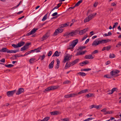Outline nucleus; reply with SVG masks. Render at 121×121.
<instances>
[{
	"instance_id": "nucleus-1",
	"label": "nucleus",
	"mask_w": 121,
	"mask_h": 121,
	"mask_svg": "<svg viewBox=\"0 0 121 121\" xmlns=\"http://www.w3.org/2000/svg\"><path fill=\"white\" fill-rule=\"evenodd\" d=\"M109 39H103L100 40H96L94 41L92 45H97L100 44H103L106 43L109 41Z\"/></svg>"
},
{
	"instance_id": "nucleus-2",
	"label": "nucleus",
	"mask_w": 121,
	"mask_h": 121,
	"mask_svg": "<svg viewBox=\"0 0 121 121\" xmlns=\"http://www.w3.org/2000/svg\"><path fill=\"white\" fill-rule=\"evenodd\" d=\"M59 86H54L48 87L43 92L46 93V91H48L50 90H54L59 88Z\"/></svg>"
},
{
	"instance_id": "nucleus-3",
	"label": "nucleus",
	"mask_w": 121,
	"mask_h": 121,
	"mask_svg": "<svg viewBox=\"0 0 121 121\" xmlns=\"http://www.w3.org/2000/svg\"><path fill=\"white\" fill-rule=\"evenodd\" d=\"M22 46H12L14 48H17V49L14 50H9V51H8V53H15L17 52H19V50L18 48L19 47H20Z\"/></svg>"
},
{
	"instance_id": "nucleus-4",
	"label": "nucleus",
	"mask_w": 121,
	"mask_h": 121,
	"mask_svg": "<svg viewBox=\"0 0 121 121\" xmlns=\"http://www.w3.org/2000/svg\"><path fill=\"white\" fill-rule=\"evenodd\" d=\"M16 91V90H14L13 91H8L7 92L6 95L9 97L13 96L15 93Z\"/></svg>"
},
{
	"instance_id": "nucleus-5",
	"label": "nucleus",
	"mask_w": 121,
	"mask_h": 121,
	"mask_svg": "<svg viewBox=\"0 0 121 121\" xmlns=\"http://www.w3.org/2000/svg\"><path fill=\"white\" fill-rule=\"evenodd\" d=\"M63 31V30L61 29L60 28L56 29L55 32H54L53 35L54 36H56L58 35L59 33H62Z\"/></svg>"
},
{
	"instance_id": "nucleus-6",
	"label": "nucleus",
	"mask_w": 121,
	"mask_h": 121,
	"mask_svg": "<svg viewBox=\"0 0 121 121\" xmlns=\"http://www.w3.org/2000/svg\"><path fill=\"white\" fill-rule=\"evenodd\" d=\"M71 56L69 54H67L65 56L63 62L65 63L66 61H68L71 59Z\"/></svg>"
},
{
	"instance_id": "nucleus-7",
	"label": "nucleus",
	"mask_w": 121,
	"mask_h": 121,
	"mask_svg": "<svg viewBox=\"0 0 121 121\" xmlns=\"http://www.w3.org/2000/svg\"><path fill=\"white\" fill-rule=\"evenodd\" d=\"M50 35V33L49 32H47L46 34L43 35L41 38V40L43 41L48 38Z\"/></svg>"
},
{
	"instance_id": "nucleus-8",
	"label": "nucleus",
	"mask_w": 121,
	"mask_h": 121,
	"mask_svg": "<svg viewBox=\"0 0 121 121\" xmlns=\"http://www.w3.org/2000/svg\"><path fill=\"white\" fill-rule=\"evenodd\" d=\"M120 71L118 70H116L115 71L113 70L110 73V74L112 76L117 74L120 72Z\"/></svg>"
},
{
	"instance_id": "nucleus-9",
	"label": "nucleus",
	"mask_w": 121,
	"mask_h": 121,
	"mask_svg": "<svg viewBox=\"0 0 121 121\" xmlns=\"http://www.w3.org/2000/svg\"><path fill=\"white\" fill-rule=\"evenodd\" d=\"M24 89L22 88H19L17 92L16 93L17 95H19L23 92L24 91Z\"/></svg>"
},
{
	"instance_id": "nucleus-10",
	"label": "nucleus",
	"mask_w": 121,
	"mask_h": 121,
	"mask_svg": "<svg viewBox=\"0 0 121 121\" xmlns=\"http://www.w3.org/2000/svg\"><path fill=\"white\" fill-rule=\"evenodd\" d=\"M72 62L69 63V64H68V62H67L65 66V69H66L67 68H69L71 66H73L74 65H73Z\"/></svg>"
},
{
	"instance_id": "nucleus-11",
	"label": "nucleus",
	"mask_w": 121,
	"mask_h": 121,
	"mask_svg": "<svg viewBox=\"0 0 121 121\" xmlns=\"http://www.w3.org/2000/svg\"><path fill=\"white\" fill-rule=\"evenodd\" d=\"M89 28H85L83 30L80 31L79 33V34L80 35H82L85 33L87 30Z\"/></svg>"
},
{
	"instance_id": "nucleus-12",
	"label": "nucleus",
	"mask_w": 121,
	"mask_h": 121,
	"mask_svg": "<svg viewBox=\"0 0 121 121\" xmlns=\"http://www.w3.org/2000/svg\"><path fill=\"white\" fill-rule=\"evenodd\" d=\"M94 58L91 55H86L84 57V58L87 59H92Z\"/></svg>"
},
{
	"instance_id": "nucleus-13",
	"label": "nucleus",
	"mask_w": 121,
	"mask_h": 121,
	"mask_svg": "<svg viewBox=\"0 0 121 121\" xmlns=\"http://www.w3.org/2000/svg\"><path fill=\"white\" fill-rule=\"evenodd\" d=\"M78 42V39H76L73 41L71 42V44L69 45H76Z\"/></svg>"
},
{
	"instance_id": "nucleus-14",
	"label": "nucleus",
	"mask_w": 121,
	"mask_h": 121,
	"mask_svg": "<svg viewBox=\"0 0 121 121\" xmlns=\"http://www.w3.org/2000/svg\"><path fill=\"white\" fill-rule=\"evenodd\" d=\"M88 92V90L87 89H86L81 90L78 92V94H81L83 93H86V92Z\"/></svg>"
},
{
	"instance_id": "nucleus-15",
	"label": "nucleus",
	"mask_w": 121,
	"mask_h": 121,
	"mask_svg": "<svg viewBox=\"0 0 121 121\" xmlns=\"http://www.w3.org/2000/svg\"><path fill=\"white\" fill-rule=\"evenodd\" d=\"M78 33V31L77 30H75L69 33V35L71 36H73L76 35Z\"/></svg>"
},
{
	"instance_id": "nucleus-16",
	"label": "nucleus",
	"mask_w": 121,
	"mask_h": 121,
	"mask_svg": "<svg viewBox=\"0 0 121 121\" xmlns=\"http://www.w3.org/2000/svg\"><path fill=\"white\" fill-rule=\"evenodd\" d=\"M86 74L82 72H79L77 73L76 74L77 75H79L82 77L85 76L86 75Z\"/></svg>"
},
{
	"instance_id": "nucleus-17",
	"label": "nucleus",
	"mask_w": 121,
	"mask_h": 121,
	"mask_svg": "<svg viewBox=\"0 0 121 121\" xmlns=\"http://www.w3.org/2000/svg\"><path fill=\"white\" fill-rule=\"evenodd\" d=\"M96 13H94L91 14L89 15L88 17L90 20L94 18L95 16L96 15Z\"/></svg>"
},
{
	"instance_id": "nucleus-18",
	"label": "nucleus",
	"mask_w": 121,
	"mask_h": 121,
	"mask_svg": "<svg viewBox=\"0 0 121 121\" xmlns=\"http://www.w3.org/2000/svg\"><path fill=\"white\" fill-rule=\"evenodd\" d=\"M9 50L7 48H3L1 49H0V52H7L8 53V51H9Z\"/></svg>"
},
{
	"instance_id": "nucleus-19",
	"label": "nucleus",
	"mask_w": 121,
	"mask_h": 121,
	"mask_svg": "<svg viewBox=\"0 0 121 121\" xmlns=\"http://www.w3.org/2000/svg\"><path fill=\"white\" fill-rule=\"evenodd\" d=\"M89 63L88 61L86 60L84 61L80 64V65L81 66H83L84 65H86L87 64H88Z\"/></svg>"
},
{
	"instance_id": "nucleus-20",
	"label": "nucleus",
	"mask_w": 121,
	"mask_h": 121,
	"mask_svg": "<svg viewBox=\"0 0 121 121\" xmlns=\"http://www.w3.org/2000/svg\"><path fill=\"white\" fill-rule=\"evenodd\" d=\"M54 62V60H53L49 64L48 66L49 69H51L53 68Z\"/></svg>"
},
{
	"instance_id": "nucleus-21",
	"label": "nucleus",
	"mask_w": 121,
	"mask_h": 121,
	"mask_svg": "<svg viewBox=\"0 0 121 121\" xmlns=\"http://www.w3.org/2000/svg\"><path fill=\"white\" fill-rule=\"evenodd\" d=\"M25 43V42H24L21 41L17 45H15L14 44H11V45H23Z\"/></svg>"
},
{
	"instance_id": "nucleus-22",
	"label": "nucleus",
	"mask_w": 121,
	"mask_h": 121,
	"mask_svg": "<svg viewBox=\"0 0 121 121\" xmlns=\"http://www.w3.org/2000/svg\"><path fill=\"white\" fill-rule=\"evenodd\" d=\"M42 49L41 47H39L35 49L34 50H33V52H34L35 51H36V52H40V50Z\"/></svg>"
},
{
	"instance_id": "nucleus-23",
	"label": "nucleus",
	"mask_w": 121,
	"mask_h": 121,
	"mask_svg": "<svg viewBox=\"0 0 121 121\" xmlns=\"http://www.w3.org/2000/svg\"><path fill=\"white\" fill-rule=\"evenodd\" d=\"M24 46L23 47L21 48L20 51H24V50L28 49V48L27 46Z\"/></svg>"
},
{
	"instance_id": "nucleus-24",
	"label": "nucleus",
	"mask_w": 121,
	"mask_h": 121,
	"mask_svg": "<svg viewBox=\"0 0 121 121\" xmlns=\"http://www.w3.org/2000/svg\"><path fill=\"white\" fill-rule=\"evenodd\" d=\"M60 53V52L58 53V52L57 51H56L54 53V54L52 56V57L55 56H60L59 53Z\"/></svg>"
},
{
	"instance_id": "nucleus-25",
	"label": "nucleus",
	"mask_w": 121,
	"mask_h": 121,
	"mask_svg": "<svg viewBox=\"0 0 121 121\" xmlns=\"http://www.w3.org/2000/svg\"><path fill=\"white\" fill-rule=\"evenodd\" d=\"M69 24V23H65L64 24H61L60 25V27L61 28H63L65 27H67L68 26Z\"/></svg>"
},
{
	"instance_id": "nucleus-26",
	"label": "nucleus",
	"mask_w": 121,
	"mask_h": 121,
	"mask_svg": "<svg viewBox=\"0 0 121 121\" xmlns=\"http://www.w3.org/2000/svg\"><path fill=\"white\" fill-rule=\"evenodd\" d=\"M59 113L58 111H55L50 112V114L52 115H57Z\"/></svg>"
},
{
	"instance_id": "nucleus-27",
	"label": "nucleus",
	"mask_w": 121,
	"mask_h": 121,
	"mask_svg": "<svg viewBox=\"0 0 121 121\" xmlns=\"http://www.w3.org/2000/svg\"><path fill=\"white\" fill-rule=\"evenodd\" d=\"M86 97L87 98H89L92 97H94V94L93 93H89L87 95H86Z\"/></svg>"
},
{
	"instance_id": "nucleus-28",
	"label": "nucleus",
	"mask_w": 121,
	"mask_h": 121,
	"mask_svg": "<svg viewBox=\"0 0 121 121\" xmlns=\"http://www.w3.org/2000/svg\"><path fill=\"white\" fill-rule=\"evenodd\" d=\"M35 58H33L30 59L29 61V62L30 64H33L34 62V61L35 60Z\"/></svg>"
},
{
	"instance_id": "nucleus-29",
	"label": "nucleus",
	"mask_w": 121,
	"mask_h": 121,
	"mask_svg": "<svg viewBox=\"0 0 121 121\" xmlns=\"http://www.w3.org/2000/svg\"><path fill=\"white\" fill-rule=\"evenodd\" d=\"M111 47H104L102 49V51H104L105 50H107V51L109 50L110 49Z\"/></svg>"
},
{
	"instance_id": "nucleus-30",
	"label": "nucleus",
	"mask_w": 121,
	"mask_h": 121,
	"mask_svg": "<svg viewBox=\"0 0 121 121\" xmlns=\"http://www.w3.org/2000/svg\"><path fill=\"white\" fill-rule=\"evenodd\" d=\"M32 52H33V50H32L27 52L23 55V56H25L30 53H31Z\"/></svg>"
},
{
	"instance_id": "nucleus-31",
	"label": "nucleus",
	"mask_w": 121,
	"mask_h": 121,
	"mask_svg": "<svg viewBox=\"0 0 121 121\" xmlns=\"http://www.w3.org/2000/svg\"><path fill=\"white\" fill-rule=\"evenodd\" d=\"M70 97H74L78 95V93H72L69 94Z\"/></svg>"
},
{
	"instance_id": "nucleus-32",
	"label": "nucleus",
	"mask_w": 121,
	"mask_h": 121,
	"mask_svg": "<svg viewBox=\"0 0 121 121\" xmlns=\"http://www.w3.org/2000/svg\"><path fill=\"white\" fill-rule=\"evenodd\" d=\"M91 70V69L90 68L85 69H81V71H89Z\"/></svg>"
},
{
	"instance_id": "nucleus-33",
	"label": "nucleus",
	"mask_w": 121,
	"mask_h": 121,
	"mask_svg": "<svg viewBox=\"0 0 121 121\" xmlns=\"http://www.w3.org/2000/svg\"><path fill=\"white\" fill-rule=\"evenodd\" d=\"M79 60V59H77L72 61L73 65H74L75 64L77 63L78 62Z\"/></svg>"
},
{
	"instance_id": "nucleus-34",
	"label": "nucleus",
	"mask_w": 121,
	"mask_h": 121,
	"mask_svg": "<svg viewBox=\"0 0 121 121\" xmlns=\"http://www.w3.org/2000/svg\"><path fill=\"white\" fill-rule=\"evenodd\" d=\"M38 30L37 29L35 28H33L30 32L32 34H34L36 31Z\"/></svg>"
},
{
	"instance_id": "nucleus-35",
	"label": "nucleus",
	"mask_w": 121,
	"mask_h": 121,
	"mask_svg": "<svg viewBox=\"0 0 121 121\" xmlns=\"http://www.w3.org/2000/svg\"><path fill=\"white\" fill-rule=\"evenodd\" d=\"M4 65L6 67L8 68H11L12 67H13V65L11 64H5Z\"/></svg>"
},
{
	"instance_id": "nucleus-36",
	"label": "nucleus",
	"mask_w": 121,
	"mask_h": 121,
	"mask_svg": "<svg viewBox=\"0 0 121 121\" xmlns=\"http://www.w3.org/2000/svg\"><path fill=\"white\" fill-rule=\"evenodd\" d=\"M86 47V46H83L82 47H79L77 49L78 51H79L80 50H82L85 48Z\"/></svg>"
},
{
	"instance_id": "nucleus-37",
	"label": "nucleus",
	"mask_w": 121,
	"mask_h": 121,
	"mask_svg": "<svg viewBox=\"0 0 121 121\" xmlns=\"http://www.w3.org/2000/svg\"><path fill=\"white\" fill-rule=\"evenodd\" d=\"M50 117H47L44 118L43 119L40 120V121H48Z\"/></svg>"
},
{
	"instance_id": "nucleus-38",
	"label": "nucleus",
	"mask_w": 121,
	"mask_h": 121,
	"mask_svg": "<svg viewBox=\"0 0 121 121\" xmlns=\"http://www.w3.org/2000/svg\"><path fill=\"white\" fill-rule=\"evenodd\" d=\"M82 2V0H80L78 1L77 3L75 4V6H78L79 5L80 3Z\"/></svg>"
},
{
	"instance_id": "nucleus-39",
	"label": "nucleus",
	"mask_w": 121,
	"mask_h": 121,
	"mask_svg": "<svg viewBox=\"0 0 121 121\" xmlns=\"http://www.w3.org/2000/svg\"><path fill=\"white\" fill-rule=\"evenodd\" d=\"M45 56L44 55H43L42 56H39V60L40 59V60H43L45 58Z\"/></svg>"
},
{
	"instance_id": "nucleus-40",
	"label": "nucleus",
	"mask_w": 121,
	"mask_h": 121,
	"mask_svg": "<svg viewBox=\"0 0 121 121\" xmlns=\"http://www.w3.org/2000/svg\"><path fill=\"white\" fill-rule=\"evenodd\" d=\"M115 57V55L113 54H110L109 55V58H114Z\"/></svg>"
},
{
	"instance_id": "nucleus-41",
	"label": "nucleus",
	"mask_w": 121,
	"mask_h": 121,
	"mask_svg": "<svg viewBox=\"0 0 121 121\" xmlns=\"http://www.w3.org/2000/svg\"><path fill=\"white\" fill-rule=\"evenodd\" d=\"M47 16L48 15L47 14H46L43 17V19H42V21H44L46 20L47 18Z\"/></svg>"
},
{
	"instance_id": "nucleus-42",
	"label": "nucleus",
	"mask_w": 121,
	"mask_h": 121,
	"mask_svg": "<svg viewBox=\"0 0 121 121\" xmlns=\"http://www.w3.org/2000/svg\"><path fill=\"white\" fill-rule=\"evenodd\" d=\"M99 53V51L97 50H95L92 52L91 54L93 55L96 53Z\"/></svg>"
},
{
	"instance_id": "nucleus-43",
	"label": "nucleus",
	"mask_w": 121,
	"mask_h": 121,
	"mask_svg": "<svg viewBox=\"0 0 121 121\" xmlns=\"http://www.w3.org/2000/svg\"><path fill=\"white\" fill-rule=\"evenodd\" d=\"M90 20L88 17H86L84 20V22H89Z\"/></svg>"
},
{
	"instance_id": "nucleus-44",
	"label": "nucleus",
	"mask_w": 121,
	"mask_h": 121,
	"mask_svg": "<svg viewBox=\"0 0 121 121\" xmlns=\"http://www.w3.org/2000/svg\"><path fill=\"white\" fill-rule=\"evenodd\" d=\"M116 90H117V89L116 88H113L112 90H111V93H113L115 91H117Z\"/></svg>"
},
{
	"instance_id": "nucleus-45",
	"label": "nucleus",
	"mask_w": 121,
	"mask_h": 121,
	"mask_svg": "<svg viewBox=\"0 0 121 121\" xmlns=\"http://www.w3.org/2000/svg\"><path fill=\"white\" fill-rule=\"evenodd\" d=\"M10 59L11 60H15L17 58L16 57L15 55H14L12 57H10Z\"/></svg>"
},
{
	"instance_id": "nucleus-46",
	"label": "nucleus",
	"mask_w": 121,
	"mask_h": 121,
	"mask_svg": "<svg viewBox=\"0 0 121 121\" xmlns=\"http://www.w3.org/2000/svg\"><path fill=\"white\" fill-rule=\"evenodd\" d=\"M75 46H69V47H68L67 48V49H73L74 47Z\"/></svg>"
},
{
	"instance_id": "nucleus-47",
	"label": "nucleus",
	"mask_w": 121,
	"mask_h": 121,
	"mask_svg": "<svg viewBox=\"0 0 121 121\" xmlns=\"http://www.w3.org/2000/svg\"><path fill=\"white\" fill-rule=\"evenodd\" d=\"M61 120V121H69V119L68 118L62 119Z\"/></svg>"
},
{
	"instance_id": "nucleus-48",
	"label": "nucleus",
	"mask_w": 121,
	"mask_h": 121,
	"mask_svg": "<svg viewBox=\"0 0 121 121\" xmlns=\"http://www.w3.org/2000/svg\"><path fill=\"white\" fill-rule=\"evenodd\" d=\"M70 82V81L67 80L64 82L63 83V84H68Z\"/></svg>"
},
{
	"instance_id": "nucleus-49",
	"label": "nucleus",
	"mask_w": 121,
	"mask_h": 121,
	"mask_svg": "<svg viewBox=\"0 0 121 121\" xmlns=\"http://www.w3.org/2000/svg\"><path fill=\"white\" fill-rule=\"evenodd\" d=\"M87 51L86 50H85L83 51L80 52V54L81 55H83Z\"/></svg>"
},
{
	"instance_id": "nucleus-50",
	"label": "nucleus",
	"mask_w": 121,
	"mask_h": 121,
	"mask_svg": "<svg viewBox=\"0 0 121 121\" xmlns=\"http://www.w3.org/2000/svg\"><path fill=\"white\" fill-rule=\"evenodd\" d=\"M69 36H70L69 34V33H66L64 35V36H66L67 37H69Z\"/></svg>"
},
{
	"instance_id": "nucleus-51",
	"label": "nucleus",
	"mask_w": 121,
	"mask_h": 121,
	"mask_svg": "<svg viewBox=\"0 0 121 121\" xmlns=\"http://www.w3.org/2000/svg\"><path fill=\"white\" fill-rule=\"evenodd\" d=\"M52 53V51H50L48 53V56H50Z\"/></svg>"
},
{
	"instance_id": "nucleus-52",
	"label": "nucleus",
	"mask_w": 121,
	"mask_h": 121,
	"mask_svg": "<svg viewBox=\"0 0 121 121\" xmlns=\"http://www.w3.org/2000/svg\"><path fill=\"white\" fill-rule=\"evenodd\" d=\"M93 119V118H91V117L89 118H88L87 119L85 120H84L85 121H89L90 120H92Z\"/></svg>"
},
{
	"instance_id": "nucleus-53",
	"label": "nucleus",
	"mask_w": 121,
	"mask_h": 121,
	"mask_svg": "<svg viewBox=\"0 0 121 121\" xmlns=\"http://www.w3.org/2000/svg\"><path fill=\"white\" fill-rule=\"evenodd\" d=\"M104 78H111L108 75H106L104 76Z\"/></svg>"
},
{
	"instance_id": "nucleus-54",
	"label": "nucleus",
	"mask_w": 121,
	"mask_h": 121,
	"mask_svg": "<svg viewBox=\"0 0 121 121\" xmlns=\"http://www.w3.org/2000/svg\"><path fill=\"white\" fill-rule=\"evenodd\" d=\"M60 67V64H56V66L55 67V69H58Z\"/></svg>"
},
{
	"instance_id": "nucleus-55",
	"label": "nucleus",
	"mask_w": 121,
	"mask_h": 121,
	"mask_svg": "<svg viewBox=\"0 0 121 121\" xmlns=\"http://www.w3.org/2000/svg\"><path fill=\"white\" fill-rule=\"evenodd\" d=\"M5 61V59L4 58H3L0 60V62L3 63H4Z\"/></svg>"
},
{
	"instance_id": "nucleus-56",
	"label": "nucleus",
	"mask_w": 121,
	"mask_h": 121,
	"mask_svg": "<svg viewBox=\"0 0 121 121\" xmlns=\"http://www.w3.org/2000/svg\"><path fill=\"white\" fill-rule=\"evenodd\" d=\"M31 45V43L30 42H28L26 43L25 45Z\"/></svg>"
},
{
	"instance_id": "nucleus-57",
	"label": "nucleus",
	"mask_w": 121,
	"mask_h": 121,
	"mask_svg": "<svg viewBox=\"0 0 121 121\" xmlns=\"http://www.w3.org/2000/svg\"><path fill=\"white\" fill-rule=\"evenodd\" d=\"M87 37V35H85L84 36V37H83V38H82V41L84 40Z\"/></svg>"
},
{
	"instance_id": "nucleus-58",
	"label": "nucleus",
	"mask_w": 121,
	"mask_h": 121,
	"mask_svg": "<svg viewBox=\"0 0 121 121\" xmlns=\"http://www.w3.org/2000/svg\"><path fill=\"white\" fill-rule=\"evenodd\" d=\"M64 97L65 98H66L70 97L69 94L67 95H65Z\"/></svg>"
},
{
	"instance_id": "nucleus-59",
	"label": "nucleus",
	"mask_w": 121,
	"mask_h": 121,
	"mask_svg": "<svg viewBox=\"0 0 121 121\" xmlns=\"http://www.w3.org/2000/svg\"><path fill=\"white\" fill-rule=\"evenodd\" d=\"M57 12H55L54 13H53L52 15V16H54L56 15L57 14Z\"/></svg>"
},
{
	"instance_id": "nucleus-60",
	"label": "nucleus",
	"mask_w": 121,
	"mask_h": 121,
	"mask_svg": "<svg viewBox=\"0 0 121 121\" xmlns=\"http://www.w3.org/2000/svg\"><path fill=\"white\" fill-rule=\"evenodd\" d=\"M113 112L112 111H107V113H108V114H112Z\"/></svg>"
},
{
	"instance_id": "nucleus-61",
	"label": "nucleus",
	"mask_w": 121,
	"mask_h": 121,
	"mask_svg": "<svg viewBox=\"0 0 121 121\" xmlns=\"http://www.w3.org/2000/svg\"><path fill=\"white\" fill-rule=\"evenodd\" d=\"M98 4V3H96V2H95L93 6L95 7H96L97 6V5Z\"/></svg>"
},
{
	"instance_id": "nucleus-62",
	"label": "nucleus",
	"mask_w": 121,
	"mask_h": 121,
	"mask_svg": "<svg viewBox=\"0 0 121 121\" xmlns=\"http://www.w3.org/2000/svg\"><path fill=\"white\" fill-rule=\"evenodd\" d=\"M107 109L106 108H104L101 110V111L102 112H105L106 111Z\"/></svg>"
},
{
	"instance_id": "nucleus-63",
	"label": "nucleus",
	"mask_w": 121,
	"mask_h": 121,
	"mask_svg": "<svg viewBox=\"0 0 121 121\" xmlns=\"http://www.w3.org/2000/svg\"><path fill=\"white\" fill-rule=\"evenodd\" d=\"M57 64H60V61L58 59H56Z\"/></svg>"
},
{
	"instance_id": "nucleus-64",
	"label": "nucleus",
	"mask_w": 121,
	"mask_h": 121,
	"mask_svg": "<svg viewBox=\"0 0 121 121\" xmlns=\"http://www.w3.org/2000/svg\"><path fill=\"white\" fill-rule=\"evenodd\" d=\"M110 61H108L107 62H106L105 63L106 65H108L109 64H110Z\"/></svg>"
}]
</instances>
